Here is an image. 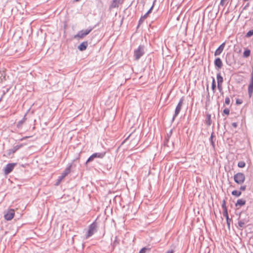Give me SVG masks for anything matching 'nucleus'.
<instances>
[{"mask_svg": "<svg viewBox=\"0 0 253 253\" xmlns=\"http://www.w3.org/2000/svg\"><path fill=\"white\" fill-rule=\"evenodd\" d=\"M97 224L94 222L91 223L88 227V230L85 236V239H88L92 236L96 231Z\"/></svg>", "mask_w": 253, "mask_h": 253, "instance_id": "obj_1", "label": "nucleus"}, {"mask_svg": "<svg viewBox=\"0 0 253 253\" xmlns=\"http://www.w3.org/2000/svg\"><path fill=\"white\" fill-rule=\"evenodd\" d=\"M234 179L237 184H242L245 180V176L244 173L238 172L234 175Z\"/></svg>", "mask_w": 253, "mask_h": 253, "instance_id": "obj_2", "label": "nucleus"}, {"mask_svg": "<svg viewBox=\"0 0 253 253\" xmlns=\"http://www.w3.org/2000/svg\"><path fill=\"white\" fill-rule=\"evenodd\" d=\"M144 54V46L139 45L134 51V57L135 60H138Z\"/></svg>", "mask_w": 253, "mask_h": 253, "instance_id": "obj_3", "label": "nucleus"}, {"mask_svg": "<svg viewBox=\"0 0 253 253\" xmlns=\"http://www.w3.org/2000/svg\"><path fill=\"white\" fill-rule=\"evenodd\" d=\"M92 29L93 28L90 27L85 30H82L77 33V34L75 36V38L83 39L90 33Z\"/></svg>", "mask_w": 253, "mask_h": 253, "instance_id": "obj_4", "label": "nucleus"}, {"mask_svg": "<svg viewBox=\"0 0 253 253\" xmlns=\"http://www.w3.org/2000/svg\"><path fill=\"white\" fill-rule=\"evenodd\" d=\"M106 152H99V153H95L92 154L87 159L86 161V163L91 161H92L94 158H100L102 159L105 155Z\"/></svg>", "mask_w": 253, "mask_h": 253, "instance_id": "obj_5", "label": "nucleus"}, {"mask_svg": "<svg viewBox=\"0 0 253 253\" xmlns=\"http://www.w3.org/2000/svg\"><path fill=\"white\" fill-rule=\"evenodd\" d=\"M183 98H181L180 99L176 107L174 114V115L172 118V121H173L174 120V119L177 117V116L179 114V112H180L182 105H183Z\"/></svg>", "mask_w": 253, "mask_h": 253, "instance_id": "obj_6", "label": "nucleus"}, {"mask_svg": "<svg viewBox=\"0 0 253 253\" xmlns=\"http://www.w3.org/2000/svg\"><path fill=\"white\" fill-rule=\"evenodd\" d=\"M248 91L249 96L251 98L253 96V75H251L250 83L248 87Z\"/></svg>", "mask_w": 253, "mask_h": 253, "instance_id": "obj_7", "label": "nucleus"}, {"mask_svg": "<svg viewBox=\"0 0 253 253\" xmlns=\"http://www.w3.org/2000/svg\"><path fill=\"white\" fill-rule=\"evenodd\" d=\"M16 165V163H9L6 165L4 168V172L5 174H8L13 169L14 167Z\"/></svg>", "mask_w": 253, "mask_h": 253, "instance_id": "obj_8", "label": "nucleus"}, {"mask_svg": "<svg viewBox=\"0 0 253 253\" xmlns=\"http://www.w3.org/2000/svg\"><path fill=\"white\" fill-rule=\"evenodd\" d=\"M14 214V210L13 209H10L4 214V217L6 220H10L13 218Z\"/></svg>", "mask_w": 253, "mask_h": 253, "instance_id": "obj_9", "label": "nucleus"}, {"mask_svg": "<svg viewBox=\"0 0 253 253\" xmlns=\"http://www.w3.org/2000/svg\"><path fill=\"white\" fill-rule=\"evenodd\" d=\"M71 164L69 165L63 172L61 175L58 177V181H60L63 179L67 174H68L71 171Z\"/></svg>", "mask_w": 253, "mask_h": 253, "instance_id": "obj_10", "label": "nucleus"}, {"mask_svg": "<svg viewBox=\"0 0 253 253\" xmlns=\"http://www.w3.org/2000/svg\"><path fill=\"white\" fill-rule=\"evenodd\" d=\"M23 145L22 144L14 146L12 149H9L8 150L7 154L9 156L12 154H14L16 151H17Z\"/></svg>", "mask_w": 253, "mask_h": 253, "instance_id": "obj_11", "label": "nucleus"}, {"mask_svg": "<svg viewBox=\"0 0 253 253\" xmlns=\"http://www.w3.org/2000/svg\"><path fill=\"white\" fill-rule=\"evenodd\" d=\"M248 218L249 217L247 218L241 219L239 220L238 223L240 228H243L245 227L246 224H247L249 221Z\"/></svg>", "mask_w": 253, "mask_h": 253, "instance_id": "obj_12", "label": "nucleus"}, {"mask_svg": "<svg viewBox=\"0 0 253 253\" xmlns=\"http://www.w3.org/2000/svg\"><path fill=\"white\" fill-rule=\"evenodd\" d=\"M224 46H225V43L223 42L215 50V51L214 52V56H216L219 55L223 51Z\"/></svg>", "mask_w": 253, "mask_h": 253, "instance_id": "obj_13", "label": "nucleus"}, {"mask_svg": "<svg viewBox=\"0 0 253 253\" xmlns=\"http://www.w3.org/2000/svg\"><path fill=\"white\" fill-rule=\"evenodd\" d=\"M214 65L218 69H221L222 67V62L220 58H216L214 61Z\"/></svg>", "mask_w": 253, "mask_h": 253, "instance_id": "obj_14", "label": "nucleus"}, {"mask_svg": "<svg viewBox=\"0 0 253 253\" xmlns=\"http://www.w3.org/2000/svg\"><path fill=\"white\" fill-rule=\"evenodd\" d=\"M120 3H121V0H113L110 6V9L119 7Z\"/></svg>", "mask_w": 253, "mask_h": 253, "instance_id": "obj_15", "label": "nucleus"}, {"mask_svg": "<svg viewBox=\"0 0 253 253\" xmlns=\"http://www.w3.org/2000/svg\"><path fill=\"white\" fill-rule=\"evenodd\" d=\"M88 46L87 42H83L78 46V49L81 51L85 50Z\"/></svg>", "mask_w": 253, "mask_h": 253, "instance_id": "obj_16", "label": "nucleus"}, {"mask_svg": "<svg viewBox=\"0 0 253 253\" xmlns=\"http://www.w3.org/2000/svg\"><path fill=\"white\" fill-rule=\"evenodd\" d=\"M205 123L208 126H210L211 124V115L209 113L206 115Z\"/></svg>", "mask_w": 253, "mask_h": 253, "instance_id": "obj_17", "label": "nucleus"}, {"mask_svg": "<svg viewBox=\"0 0 253 253\" xmlns=\"http://www.w3.org/2000/svg\"><path fill=\"white\" fill-rule=\"evenodd\" d=\"M246 204V201L244 199H239L237 200L236 203L235 204V206L236 207L240 206L241 207L242 206L245 205Z\"/></svg>", "mask_w": 253, "mask_h": 253, "instance_id": "obj_18", "label": "nucleus"}, {"mask_svg": "<svg viewBox=\"0 0 253 253\" xmlns=\"http://www.w3.org/2000/svg\"><path fill=\"white\" fill-rule=\"evenodd\" d=\"M251 50L249 49L246 48L243 52V56L244 58H248L250 56Z\"/></svg>", "mask_w": 253, "mask_h": 253, "instance_id": "obj_19", "label": "nucleus"}, {"mask_svg": "<svg viewBox=\"0 0 253 253\" xmlns=\"http://www.w3.org/2000/svg\"><path fill=\"white\" fill-rule=\"evenodd\" d=\"M216 79H217V84H222V83L223 82V79L220 73L217 74Z\"/></svg>", "mask_w": 253, "mask_h": 253, "instance_id": "obj_20", "label": "nucleus"}, {"mask_svg": "<svg viewBox=\"0 0 253 253\" xmlns=\"http://www.w3.org/2000/svg\"><path fill=\"white\" fill-rule=\"evenodd\" d=\"M120 240L118 239V238L117 236H116L115 238V240L113 241V243L112 244V247L113 248H115L117 246H118L119 244Z\"/></svg>", "mask_w": 253, "mask_h": 253, "instance_id": "obj_21", "label": "nucleus"}, {"mask_svg": "<svg viewBox=\"0 0 253 253\" xmlns=\"http://www.w3.org/2000/svg\"><path fill=\"white\" fill-rule=\"evenodd\" d=\"M25 122V116L24 117V118L21 120H20V121H19L18 122V123L17 124V127L18 128L21 127Z\"/></svg>", "mask_w": 253, "mask_h": 253, "instance_id": "obj_22", "label": "nucleus"}, {"mask_svg": "<svg viewBox=\"0 0 253 253\" xmlns=\"http://www.w3.org/2000/svg\"><path fill=\"white\" fill-rule=\"evenodd\" d=\"M232 0H231V1ZM230 1V0H221L220 5L222 6H225Z\"/></svg>", "mask_w": 253, "mask_h": 253, "instance_id": "obj_23", "label": "nucleus"}, {"mask_svg": "<svg viewBox=\"0 0 253 253\" xmlns=\"http://www.w3.org/2000/svg\"><path fill=\"white\" fill-rule=\"evenodd\" d=\"M232 194L236 197H239L241 195V192L238 190H234L232 192Z\"/></svg>", "mask_w": 253, "mask_h": 253, "instance_id": "obj_24", "label": "nucleus"}, {"mask_svg": "<svg viewBox=\"0 0 253 253\" xmlns=\"http://www.w3.org/2000/svg\"><path fill=\"white\" fill-rule=\"evenodd\" d=\"M246 163L244 161H240L238 163V167L240 168H243L245 167Z\"/></svg>", "mask_w": 253, "mask_h": 253, "instance_id": "obj_25", "label": "nucleus"}, {"mask_svg": "<svg viewBox=\"0 0 253 253\" xmlns=\"http://www.w3.org/2000/svg\"><path fill=\"white\" fill-rule=\"evenodd\" d=\"M216 87L215 81L214 78L212 79L211 84V89L214 91Z\"/></svg>", "mask_w": 253, "mask_h": 253, "instance_id": "obj_26", "label": "nucleus"}, {"mask_svg": "<svg viewBox=\"0 0 253 253\" xmlns=\"http://www.w3.org/2000/svg\"><path fill=\"white\" fill-rule=\"evenodd\" d=\"M223 215L225 216L226 218L229 217L227 209L223 210Z\"/></svg>", "mask_w": 253, "mask_h": 253, "instance_id": "obj_27", "label": "nucleus"}, {"mask_svg": "<svg viewBox=\"0 0 253 253\" xmlns=\"http://www.w3.org/2000/svg\"><path fill=\"white\" fill-rule=\"evenodd\" d=\"M253 35V30H250L247 34H246V37H250Z\"/></svg>", "mask_w": 253, "mask_h": 253, "instance_id": "obj_28", "label": "nucleus"}, {"mask_svg": "<svg viewBox=\"0 0 253 253\" xmlns=\"http://www.w3.org/2000/svg\"><path fill=\"white\" fill-rule=\"evenodd\" d=\"M222 84H217V88H218V89L219 90V92L221 93H223V91H222Z\"/></svg>", "mask_w": 253, "mask_h": 253, "instance_id": "obj_29", "label": "nucleus"}, {"mask_svg": "<svg viewBox=\"0 0 253 253\" xmlns=\"http://www.w3.org/2000/svg\"><path fill=\"white\" fill-rule=\"evenodd\" d=\"M230 103V100L229 97H226L225 99V104L226 105H229Z\"/></svg>", "mask_w": 253, "mask_h": 253, "instance_id": "obj_30", "label": "nucleus"}, {"mask_svg": "<svg viewBox=\"0 0 253 253\" xmlns=\"http://www.w3.org/2000/svg\"><path fill=\"white\" fill-rule=\"evenodd\" d=\"M4 75L3 72H0V83L2 82L3 80L4 79Z\"/></svg>", "mask_w": 253, "mask_h": 253, "instance_id": "obj_31", "label": "nucleus"}, {"mask_svg": "<svg viewBox=\"0 0 253 253\" xmlns=\"http://www.w3.org/2000/svg\"><path fill=\"white\" fill-rule=\"evenodd\" d=\"M226 223L228 225V228L230 229V222L231 221V219L229 218V217L226 218Z\"/></svg>", "mask_w": 253, "mask_h": 253, "instance_id": "obj_32", "label": "nucleus"}, {"mask_svg": "<svg viewBox=\"0 0 253 253\" xmlns=\"http://www.w3.org/2000/svg\"><path fill=\"white\" fill-rule=\"evenodd\" d=\"M148 250L146 248H143L140 251L139 253H146V251Z\"/></svg>", "mask_w": 253, "mask_h": 253, "instance_id": "obj_33", "label": "nucleus"}, {"mask_svg": "<svg viewBox=\"0 0 253 253\" xmlns=\"http://www.w3.org/2000/svg\"><path fill=\"white\" fill-rule=\"evenodd\" d=\"M222 208L223 210L227 209V207L226 206V202H225V200L223 201V202L222 204Z\"/></svg>", "mask_w": 253, "mask_h": 253, "instance_id": "obj_34", "label": "nucleus"}, {"mask_svg": "<svg viewBox=\"0 0 253 253\" xmlns=\"http://www.w3.org/2000/svg\"><path fill=\"white\" fill-rule=\"evenodd\" d=\"M230 111L228 108H225L223 110V113L225 114L228 115L229 114Z\"/></svg>", "mask_w": 253, "mask_h": 253, "instance_id": "obj_35", "label": "nucleus"}, {"mask_svg": "<svg viewBox=\"0 0 253 253\" xmlns=\"http://www.w3.org/2000/svg\"><path fill=\"white\" fill-rule=\"evenodd\" d=\"M236 103L238 105L241 104L242 103V100L240 99H237L236 100Z\"/></svg>", "mask_w": 253, "mask_h": 253, "instance_id": "obj_36", "label": "nucleus"}, {"mask_svg": "<svg viewBox=\"0 0 253 253\" xmlns=\"http://www.w3.org/2000/svg\"><path fill=\"white\" fill-rule=\"evenodd\" d=\"M212 139H213V134L212 133L211 136V137H210V140H211V143L212 145L214 147V142L213 141Z\"/></svg>", "mask_w": 253, "mask_h": 253, "instance_id": "obj_37", "label": "nucleus"}, {"mask_svg": "<svg viewBox=\"0 0 253 253\" xmlns=\"http://www.w3.org/2000/svg\"><path fill=\"white\" fill-rule=\"evenodd\" d=\"M250 5V3L248 2L243 7V10H246Z\"/></svg>", "mask_w": 253, "mask_h": 253, "instance_id": "obj_38", "label": "nucleus"}, {"mask_svg": "<svg viewBox=\"0 0 253 253\" xmlns=\"http://www.w3.org/2000/svg\"><path fill=\"white\" fill-rule=\"evenodd\" d=\"M246 189V185H244V186H241L240 188V189L242 191H245Z\"/></svg>", "mask_w": 253, "mask_h": 253, "instance_id": "obj_39", "label": "nucleus"}, {"mask_svg": "<svg viewBox=\"0 0 253 253\" xmlns=\"http://www.w3.org/2000/svg\"><path fill=\"white\" fill-rule=\"evenodd\" d=\"M238 126V124L236 122H233L232 123V126L234 127V128H236Z\"/></svg>", "mask_w": 253, "mask_h": 253, "instance_id": "obj_40", "label": "nucleus"}, {"mask_svg": "<svg viewBox=\"0 0 253 253\" xmlns=\"http://www.w3.org/2000/svg\"><path fill=\"white\" fill-rule=\"evenodd\" d=\"M144 20V19L142 18V17H141L139 20V24H140L141 23H142Z\"/></svg>", "mask_w": 253, "mask_h": 253, "instance_id": "obj_41", "label": "nucleus"}, {"mask_svg": "<svg viewBox=\"0 0 253 253\" xmlns=\"http://www.w3.org/2000/svg\"><path fill=\"white\" fill-rule=\"evenodd\" d=\"M153 5H152V6H151V7L150 8V9L147 11V13L148 14H149V13H150L151 12V10H152V9H153Z\"/></svg>", "mask_w": 253, "mask_h": 253, "instance_id": "obj_42", "label": "nucleus"}, {"mask_svg": "<svg viewBox=\"0 0 253 253\" xmlns=\"http://www.w3.org/2000/svg\"><path fill=\"white\" fill-rule=\"evenodd\" d=\"M166 253H174V251L173 250H170L168 251Z\"/></svg>", "mask_w": 253, "mask_h": 253, "instance_id": "obj_43", "label": "nucleus"}, {"mask_svg": "<svg viewBox=\"0 0 253 253\" xmlns=\"http://www.w3.org/2000/svg\"><path fill=\"white\" fill-rule=\"evenodd\" d=\"M148 15V14L146 13L145 15H144L143 16H142V18H143L144 19H146Z\"/></svg>", "mask_w": 253, "mask_h": 253, "instance_id": "obj_44", "label": "nucleus"}, {"mask_svg": "<svg viewBox=\"0 0 253 253\" xmlns=\"http://www.w3.org/2000/svg\"><path fill=\"white\" fill-rule=\"evenodd\" d=\"M167 137H168V138H166V140H167V141H168V139H169V134H167Z\"/></svg>", "mask_w": 253, "mask_h": 253, "instance_id": "obj_45", "label": "nucleus"}, {"mask_svg": "<svg viewBox=\"0 0 253 253\" xmlns=\"http://www.w3.org/2000/svg\"><path fill=\"white\" fill-rule=\"evenodd\" d=\"M130 135L127 137H126V138L125 139V140H126L127 139H128V138L129 137Z\"/></svg>", "mask_w": 253, "mask_h": 253, "instance_id": "obj_46", "label": "nucleus"}, {"mask_svg": "<svg viewBox=\"0 0 253 253\" xmlns=\"http://www.w3.org/2000/svg\"><path fill=\"white\" fill-rule=\"evenodd\" d=\"M249 0H244V1H248Z\"/></svg>", "mask_w": 253, "mask_h": 253, "instance_id": "obj_47", "label": "nucleus"}, {"mask_svg": "<svg viewBox=\"0 0 253 253\" xmlns=\"http://www.w3.org/2000/svg\"><path fill=\"white\" fill-rule=\"evenodd\" d=\"M207 90H208V89H209V88H208V86H207Z\"/></svg>", "mask_w": 253, "mask_h": 253, "instance_id": "obj_48", "label": "nucleus"}]
</instances>
